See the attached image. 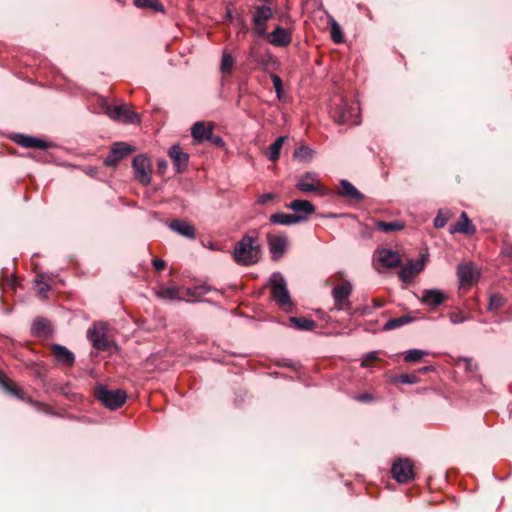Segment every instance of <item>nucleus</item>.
I'll list each match as a JSON object with an SVG mask.
<instances>
[{"label": "nucleus", "instance_id": "obj_25", "mask_svg": "<svg viewBox=\"0 0 512 512\" xmlns=\"http://www.w3.org/2000/svg\"><path fill=\"white\" fill-rule=\"evenodd\" d=\"M213 129L212 125L206 126L204 122L198 121L191 127V135L197 143H201L204 140H208L209 133H212Z\"/></svg>", "mask_w": 512, "mask_h": 512}, {"label": "nucleus", "instance_id": "obj_41", "mask_svg": "<svg viewBox=\"0 0 512 512\" xmlns=\"http://www.w3.org/2000/svg\"><path fill=\"white\" fill-rule=\"evenodd\" d=\"M331 38L335 43H341L343 41L342 30L336 21H333L331 26Z\"/></svg>", "mask_w": 512, "mask_h": 512}, {"label": "nucleus", "instance_id": "obj_11", "mask_svg": "<svg viewBox=\"0 0 512 512\" xmlns=\"http://www.w3.org/2000/svg\"><path fill=\"white\" fill-rule=\"evenodd\" d=\"M273 13L268 6H259L253 14L254 33L261 37L266 34L267 21L272 17Z\"/></svg>", "mask_w": 512, "mask_h": 512}, {"label": "nucleus", "instance_id": "obj_38", "mask_svg": "<svg viewBox=\"0 0 512 512\" xmlns=\"http://www.w3.org/2000/svg\"><path fill=\"white\" fill-rule=\"evenodd\" d=\"M428 353L424 350L420 349H410L405 353L404 360L405 362H417L420 360L423 356L427 355Z\"/></svg>", "mask_w": 512, "mask_h": 512}, {"label": "nucleus", "instance_id": "obj_16", "mask_svg": "<svg viewBox=\"0 0 512 512\" xmlns=\"http://www.w3.org/2000/svg\"><path fill=\"white\" fill-rule=\"evenodd\" d=\"M286 207L296 212L294 216L305 217V221L309 216L315 213V206L308 200L296 199L286 204Z\"/></svg>", "mask_w": 512, "mask_h": 512}, {"label": "nucleus", "instance_id": "obj_45", "mask_svg": "<svg viewBox=\"0 0 512 512\" xmlns=\"http://www.w3.org/2000/svg\"><path fill=\"white\" fill-rule=\"evenodd\" d=\"M312 153H313V151L309 147L301 146L295 150L294 156L301 158V159H310L312 156Z\"/></svg>", "mask_w": 512, "mask_h": 512}, {"label": "nucleus", "instance_id": "obj_8", "mask_svg": "<svg viewBox=\"0 0 512 512\" xmlns=\"http://www.w3.org/2000/svg\"><path fill=\"white\" fill-rule=\"evenodd\" d=\"M393 478L399 483H408L414 479L413 464L409 459L396 460L391 468Z\"/></svg>", "mask_w": 512, "mask_h": 512}, {"label": "nucleus", "instance_id": "obj_15", "mask_svg": "<svg viewBox=\"0 0 512 512\" xmlns=\"http://www.w3.org/2000/svg\"><path fill=\"white\" fill-rule=\"evenodd\" d=\"M168 154L173 161L177 173L183 172L189 163V155L184 153L179 145H173L169 148Z\"/></svg>", "mask_w": 512, "mask_h": 512}, {"label": "nucleus", "instance_id": "obj_47", "mask_svg": "<svg viewBox=\"0 0 512 512\" xmlns=\"http://www.w3.org/2000/svg\"><path fill=\"white\" fill-rule=\"evenodd\" d=\"M209 134L210 135H209V138L207 141L211 142L213 145H215L217 147H224L225 142L221 136L216 135L213 132L209 133Z\"/></svg>", "mask_w": 512, "mask_h": 512}, {"label": "nucleus", "instance_id": "obj_24", "mask_svg": "<svg viewBox=\"0 0 512 512\" xmlns=\"http://www.w3.org/2000/svg\"><path fill=\"white\" fill-rule=\"evenodd\" d=\"M340 187L339 195L358 202L364 199V195L348 180H341Z\"/></svg>", "mask_w": 512, "mask_h": 512}, {"label": "nucleus", "instance_id": "obj_18", "mask_svg": "<svg viewBox=\"0 0 512 512\" xmlns=\"http://www.w3.org/2000/svg\"><path fill=\"white\" fill-rule=\"evenodd\" d=\"M292 40L291 33L281 26H277L269 35L268 41L277 47H286Z\"/></svg>", "mask_w": 512, "mask_h": 512}, {"label": "nucleus", "instance_id": "obj_13", "mask_svg": "<svg viewBox=\"0 0 512 512\" xmlns=\"http://www.w3.org/2000/svg\"><path fill=\"white\" fill-rule=\"evenodd\" d=\"M424 269V259L411 260L399 271L401 281L408 283Z\"/></svg>", "mask_w": 512, "mask_h": 512}, {"label": "nucleus", "instance_id": "obj_50", "mask_svg": "<svg viewBox=\"0 0 512 512\" xmlns=\"http://www.w3.org/2000/svg\"><path fill=\"white\" fill-rule=\"evenodd\" d=\"M118 162L120 161L118 160L117 156L113 153L112 150L109 153V155L104 159V164L106 166H115Z\"/></svg>", "mask_w": 512, "mask_h": 512}, {"label": "nucleus", "instance_id": "obj_14", "mask_svg": "<svg viewBox=\"0 0 512 512\" xmlns=\"http://www.w3.org/2000/svg\"><path fill=\"white\" fill-rule=\"evenodd\" d=\"M268 246L273 260L281 258L285 252L288 240L284 235H268Z\"/></svg>", "mask_w": 512, "mask_h": 512}, {"label": "nucleus", "instance_id": "obj_46", "mask_svg": "<svg viewBox=\"0 0 512 512\" xmlns=\"http://www.w3.org/2000/svg\"><path fill=\"white\" fill-rule=\"evenodd\" d=\"M270 78L273 82L275 92H276L277 96L280 98L281 93H282V80L277 74H274V73H272L270 75Z\"/></svg>", "mask_w": 512, "mask_h": 512}, {"label": "nucleus", "instance_id": "obj_30", "mask_svg": "<svg viewBox=\"0 0 512 512\" xmlns=\"http://www.w3.org/2000/svg\"><path fill=\"white\" fill-rule=\"evenodd\" d=\"M375 227L379 231L389 233V232L402 230L404 228V223L400 220H394V221H390V222L377 221L375 223Z\"/></svg>", "mask_w": 512, "mask_h": 512}, {"label": "nucleus", "instance_id": "obj_5", "mask_svg": "<svg viewBox=\"0 0 512 512\" xmlns=\"http://www.w3.org/2000/svg\"><path fill=\"white\" fill-rule=\"evenodd\" d=\"M352 284L349 281H344L340 285L335 286L332 289V297L334 299V310L337 311H345L349 315H354L355 311L353 310L352 303L349 300L350 295L352 294Z\"/></svg>", "mask_w": 512, "mask_h": 512}, {"label": "nucleus", "instance_id": "obj_29", "mask_svg": "<svg viewBox=\"0 0 512 512\" xmlns=\"http://www.w3.org/2000/svg\"><path fill=\"white\" fill-rule=\"evenodd\" d=\"M133 3L139 9H149L152 12L165 13V8L159 0H134Z\"/></svg>", "mask_w": 512, "mask_h": 512}, {"label": "nucleus", "instance_id": "obj_26", "mask_svg": "<svg viewBox=\"0 0 512 512\" xmlns=\"http://www.w3.org/2000/svg\"><path fill=\"white\" fill-rule=\"evenodd\" d=\"M31 331L35 336H47L52 331L51 323L46 318L38 317L33 321Z\"/></svg>", "mask_w": 512, "mask_h": 512}, {"label": "nucleus", "instance_id": "obj_20", "mask_svg": "<svg viewBox=\"0 0 512 512\" xmlns=\"http://www.w3.org/2000/svg\"><path fill=\"white\" fill-rule=\"evenodd\" d=\"M52 353L58 363L66 366H72L75 362L74 354L65 346L60 344H53Z\"/></svg>", "mask_w": 512, "mask_h": 512}, {"label": "nucleus", "instance_id": "obj_49", "mask_svg": "<svg viewBox=\"0 0 512 512\" xmlns=\"http://www.w3.org/2000/svg\"><path fill=\"white\" fill-rule=\"evenodd\" d=\"M448 218L443 216L440 212L434 219L435 228H443L447 224Z\"/></svg>", "mask_w": 512, "mask_h": 512}, {"label": "nucleus", "instance_id": "obj_48", "mask_svg": "<svg viewBox=\"0 0 512 512\" xmlns=\"http://www.w3.org/2000/svg\"><path fill=\"white\" fill-rule=\"evenodd\" d=\"M378 359V353L376 351H372V352H369L367 353L363 360H362V363H361V366L362 367H368L369 366V362L370 361H375Z\"/></svg>", "mask_w": 512, "mask_h": 512}, {"label": "nucleus", "instance_id": "obj_23", "mask_svg": "<svg viewBox=\"0 0 512 512\" xmlns=\"http://www.w3.org/2000/svg\"><path fill=\"white\" fill-rule=\"evenodd\" d=\"M269 220L273 224L289 226V225H294V224L305 222V217L294 216V214L278 212V213L272 214L270 216Z\"/></svg>", "mask_w": 512, "mask_h": 512}, {"label": "nucleus", "instance_id": "obj_53", "mask_svg": "<svg viewBox=\"0 0 512 512\" xmlns=\"http://www.w3.org/2000/svg\"><path fill=\"white\" fill-rule=\"evenodd\" d=\"M167 161L165 159H159L157 161V169L159 173H164L167 168Z\"/></svg>", "mask_w": 512, "mask_h": 512}, {"label": "nucleus", "instance_id": "obj_3", "mask_svg": "<svg viewBox=\"0 0 512 512\" xmlns=\"http://www.w3.org/2000/svg\"><path fill=\"white\" fill-rule=\"evenodd\" d=\"M270 283L272 299L284 310L290 311L293 304L284 276L280 272H274L270 277Z\"/></svg>", "mask_w": 512, "mask_h": 512}, {"label": "nucleus", "instance_id": "obj_19", "mask_svg": "<svg viewBox=\"0 0 512 512\" xmlns=\"http://www.w3.org/2000/svg\"><path fill=\"white\" fill-rule=\"evenodd\" d=\"M378 261L386 268H395L401 264V257L397 251L384 248L378 251Z\"/></svg>", "mask_w": 512, "mask_h": 512}, {"label": "nucleus", "instance_id": "obj_51", "mask_svg": "<svg viewBox=\"0 0 512 512\" xmlns=\"http://www.w3.org/2000/svg\"><path fill=\"white\" fill-rule=\"evenodd\" d=\"M274 194L273 193H264L262 195L259 196L257 202L259 204H266L268 201L272 200L274 198Z\"/></svg>", "mask_w": 512, "mask_h": 512}, {"label": "nucleus", "instance_id": "obj_56", "mask_svg": "<svg viewBox=\"0 0 512 512\" xmlns=\"http://www.w3.org/2000/svg\"><path fill=\"white\" fill-rule=\"evenodd\" d=\"M39 407H42V411H44L45 413H50L49 412V409L46 407V406H43L42 404H38Z\"/></svg>", "mask_w": 512, "mask_h": 512}, {"label": "nucleus", "instance_id": "obj_37", "mask_svg": "<svg viewBox=\"0 0 512 512\" xmlns=\"http://www.w3.org/2000/svg\"><path fill=\"white\" fill-rule=\"evenodd\" d=\"M211 290H212V288L210 286H208L207 284H200V285H196L194 287L188 288L187 294L189 296L199 297V296H203V295L207 294Z\"/></svg>", "mask_w": 512, "mask_h": 512}, {"label": "nucleus", "instance_id": "obj_36", "mask_svg": "<svg viewBox=\"0 0 512 512\" xmlns=\"http://www.w3.org/2000/svg\"><path fill=\"white\" fill-rule=\"evenodd\" d=\"M506 302L505 297L500 294H492L489 298V303L487 306L488 311H495L499 308L503 307Z\"/></svg>", "mask_w": 512, "mask_h": 512}, {"label": "nucleus", "instance_id": "obj_43", "mask_svg": "<svg viewBox=\"0 0 512 512\" xmlns=\"http://www.w3.org/2000/svg\"><path fill=\"white\" fill-rule=\"evenodd\" d=\"M234 64V59L231 55L227 53H223L222 59H221V70L222 72H230L231 68Z\"/></svg>", "mask_w": 512, "mask_h": 512}, {"label": "nucleus", "instance_id": "obj_6", "mask_svg": "<svg viewBox=\"0 0 512 512\" xmlns=\"http://www.w3.org/2000/svg\"><path fill=\"white\" fill-rule=\"evenodd\" d=\"M105 106V113L114 120L121 121L127 124H137L140 122L139 115L131 110V108L126 104L112 106L107 104L103 100Z\"/></svg>", "mask_w": 512, "mask_h": 512}, {"label": "nucleus", "instance_id": "obj_10", "mask_svg": "<svg viewBox=\"0 0 512 512\" xmlns=\"http://www.w3.org/2000/svg\"><path fill=\"white\" fill-rule=\"evenodd\" d=\"M479 270L472 262L461 263L457 266V277L459 279L460 286H471L479 278Z\"/></svg>", "mask_w": 512, "mask_h": 512}, {"label": "nucleus", "instance_id": "obj_54", "mask_svg": "<svg viewBox=\"0 0 512 512\" xmlns=\"http://www.w3.org/2000/svg\"><path fill=\"white\" fill-rule=\"evenodd\" d=\"M356 399L360 402H369L372 400V396L370 394H361L356 397Z\"/></svg>", "mask_w": 512, "mask_h": 512}, {"label": "nucleus", "instance_id": "obj_21", "mask_svg": "<svg viewBox=\"0 0 512 512\" xmlns=\"http://www.w3.org/2000/svg\"><path fill=\"white\" fill-rule=\"evenodd\" d=\"M169 227L177 234L184 236L188 239L196 238V231L194 226L185 220H173L170 222Z\"/></svg>", "mask_w": 512, "mask_h": 512}, {"label": "nucleus", "instance_id": "obj_4", "mask_svg": "<svg viewBox=\"0 0 512 512\" xmlns=\"http://www.w3.org/2000/svg\"><path fill=\"white\" fill-rule=\"evenodd\" d=\"M95 397L106 408L116 410L126 402L127 393L123 389L111 390L105 385H98L95 388Z\"/></svg>", "mask_w": 512, "mask_h": 512}, {"label": "nucleus", "instance_id": "obj_7", "mask_svg": "<svg viewBox=\"0 0 512 512\" xmlns=\"http://www.w3.org/2000/svg\"><path fill=\"white\" fill-rule=\"evenodd\" d=\"M87 338L97 350H108L111 344L107 335V327L102 322L94 323L87 330Z\"/></svg>", "mask_w": 512, "mask_h": 512}, {"label": "nucleus", "instance_id": "obj_34", "mask_svg": "<svg viewBox=\"0 0 512 512\" xmlns=\"http://www.w3.org/2000/svg\"><path fill=\"white\" fill-rule=\"evenodd\" d=\"M412 320L413 318L408 315L392 318L385 323L383 329L385 331L393 330L412 322Z\"/></svg>", "mask_w": 512, "mask_h": 512}, {"label": "nucleus", "instance_id": "obj_42", "mask_svg": "<svg viewBox=\"0 0 512 512\" xmlns=\"http://www.w3.org/2000/svg\"><path fill=\"white\" fill-rule=\"evenodd\" d=\"M450 322L452 324H460L471 319L470 315H465L462 311L452 312L449 315Z\"/></svg>", "mask_w": 512, "mask_h": 512}, {"label": "nucleus", "instance_id": "obj_9", "mask_svg": "<svg viewBox=\"0 0 512 512\" xmlns=\"http://www.w3.org/2000/svg\"><path fill=\"white\" fill-rule=\"evenodd\" d=\"M132 167L134 169L137 180L141 184H150L152 171L151 164L147 156L143 154L137 155L132 161Z\"/></svg>", "mask_w": 512, "mask_h": 512}, {"label": "nucleus", "instance_id": "obj_40", "mask_svg": "<svg viewBox=\"0 0 512 512\" xmlns=\"http://www.w3.org/2000/svg\"><path fill=\"white\" fill-rule=\"evenodd\" d=\"M395 381L402 384H416L419 378L415 374H401L395 377Z\"/></svg>", "mask_w": 512, "mask_h": 512}, {"label": "nucleus", "instance_id": "obj_35", "mask_svg": "<svg viewBox=\"0 0 512 512\" xmlns=\"http://www.w3.org/2000/svg\"><path fill=\"white\" fill-rule=\"evenodd\" d=\"M111 150L117 156L118 160L121 161L123 158L132 153L133 147L125 142H118L114 144Z\"/></svg>", "mask_w": 512, "mask_h": 512}, {"label": "nucleus", "instance_id": "obj_52", "mask_svg": "<svg viewBox=\"0 0 512 512\" xmlns=\"http://www.w3.org/2000/svg\"><path fill=\"white\" fill-rule=\"evenodd\" d=\"M152 263L156 271H162L166 267V262L159 258L153 259Z\"/></svg>", "mask_w": 512, "mask_h": 512}, {"label": "nucleus", "instance_id": "obj_58", "mask_svg": "<svg viewBox=\"0 0 512 512\" xmlns=\"http://www.w3.org/2000/svg\"><path fill=\"white\" fill-rule=\"evenodd\" d=\"M467 362H468V366H467V367H468V368H471V365H470V364H471V363H470V360H467Z\"/></svg>", "mask_w": 512, "mask_h": 512}, {"label": "nucleus", "instance_id": "obj_2", "mask_svg": "<svg viewBox=\"0 0 512 512\" xmlns=\"http://www.w3.org/2000/svg\"><path fill=\"white\" fill-rule=\"evenodd\" d=\"M331 116L340 125H359L360 107L357 103L349 104L346 100L340 99V103L331 110Z\"/></svg>", "mask_w": 512, "mask_h": 512}, {"label": "nucleus", "instance_id": "obj_22", "mask_svg": "<svg viewBox=\"0 0 512 512\" xmlns=\"http://www.w3.org/2000/svg\"><path fill=\"white\" fill-rule=\"evenodd\" d=\"M444 293L439 289H426L423 291L420 301L433 308L441 305L445 301Z\"/></svg>", "mask_w": 512, "mask_h": 512}, {"label": "nucleus", "instance_id": "obj_12", "mask_svg": "<svg viewBox=\"0 0 512 512\" xmlns=\"http://www.w3.org/2000/svg\"><path fill=\"white\" fill-rule=\"evenodd\" d=\"M296 188L304 193L317 192L321 185L318 175L314 172H305L298 177Z\"/></svg>", "mask_w": 512, "mask_h": 512}, {"label": "nucleus", "instance_id": "obj_27", "mask_svg": "<svg viewBox=\"0 0 512 512\" xmlns=\"http://www.w3.org/2000/svg\"><path fill=\"white\" fill-rule=\"evenodd\" d=\"M257 63L264 71H273L278 69L279 62L271 53H264L256 57Z\"/></svg>", "mask_w": 512, "mask_h": 512}, {"label": "nucleus", "instance_id": "obj_28", "mask_svg": "<svg viewBox=\"0 0 512 512\" xmlns=\"http://www.w3.org/2000/svg\"><path fill=\"white\" fill-rule=\"evenodd\" d=\"M461 232L464 234H473L475 232V226L469 220L467 214L462 212L460 215V220L456 224V227L451 229V232Z\"/></svg>", "mask_w": 512, "mask_h": 512}, {"label": "nucleus", "instance_id": "obj_39", "mask_svg": "<svg viewBox=\"0 0 512 512\" xmlns=\"http://www.w3.org/2000/svg\"><path fill=\"white\" fill-rule=\"evenodd\" d=\"M159 296H161L162 298L170 299V300L179 299V297H178V289L175 288V287H165V288H162L159 291Z\"/></svg>", "mask_w": 512, "mask_h": 512}, {"label": "nucleus", "instance_id": "obj_17", "mask_svg": "<svg viewBox=\"0 0 512 512\" xmlns=\"http://www.w3.org/2000/svg\"><path fill=\"white\" fill-rule=\"evenodd\" d=\"M12 139L24 148L47 149L50 147L49 142L25 134H15Z\"/></svg>", "mask_w": 512, "mask_h": 512}, {"label": "nucleus", "instance_id": "obj_57", "mask_svg": "<svg viewBox=\"0 0 512 512\" xmlns=\"http://www.w3.org/2000/svg\"><path fill=\"white\" fill-rule=\"evenodd\" d=\"M375 306H376V307H381V306H382V304H381V303H376V302H375Z\"/></svg>", "mask_w": 512, "mask_h": 512}, {"label": "nucleus", "instance_id": "obj_31", "mask_svg": "<svg viewBox=\"0 0 512 512\" xmlns=\"http://www.w3.org/2000/svg\"><path fill=\"white\" fill-rule=\"evenodd\" d=\"M0 386L13 396L19 399H24L22 390L18 388L11 380L7 379L3 374H0Z\"/></svg>", "mask_w": 512, "mask_h": 512}, {"label": "nucleus", "instance_id": "obj_33", "mask_svg": "<svg viewBox=\"0 0 512 512\" xmlns=\"http://www.w3.org/2000/svg\"><path fill=\"white\" fill-rule=\"evenodd\" d=\"M285 139H286V137L280 136L270 145V147L268 149V153H267V158L270 161L275 162L279 159L280 151H281V148L283 146Z\"/></svg>", "mask_w": 512, "mask_h": 512}, {"label": "nucleus", "instance_id": "obj_44", "mask_svg": "<svg viewBox=\"0 0 512 512\" xmlns=\"http://www.w3.org/2000/svg\"><path fill=\"white\" fill-rule=\"evenodd\" d=\"M35 282L39 285L38 293L43 297H46V293L50 290V286L45 282L44 275H38Z\"/></svg>", "mask_w": 512, "mask_h": 512}, {"label": "nucleus", "instance_id": "obj_55", "mask_svg": "<svg viewBox=\"0 0 512 512\" xmlns=\"http://www.w3.org/2000/svg\"><path fill=\"white\" fill-rule=\"evenodd\" d=\"M430 370H432V367H431V366H425V367L421 368V369L419 370V372H421V373H426V372H428V371H430Z\"/></svg>", "mask_w": 512, "mask_h": 512}, {"label": "nucleus", "instance_id": "obj_32", "mask_svg": "<svg viewBox=\"0 0 512 512\" xmlns=\"http://www.w3.org/2000/svg\"><path fill=\"white\" fill-rule=\"evenodd\" d=\"M290 322L294 328L302 331H311L316 327V323L312 319L305 317H291Z\"/></svg>", "mask_w": 512, "mask_h": 512}, {"label": "nucleus", "instance_id": "obj_1", "mask_svg": "<svg viewBox=\"0 0 512 512\" xmlns=\"http://www.w3.org/2000/svg\"><path fill=\"white\" fill-rule=\"evenodd\" d=\"M255 242L254 237L245 235L236 243L233 259L237 264L250 266L258 262L260 248Z\"/></svg>", "mask_w": 512, "mask_h": 512}]
</instances>
